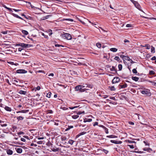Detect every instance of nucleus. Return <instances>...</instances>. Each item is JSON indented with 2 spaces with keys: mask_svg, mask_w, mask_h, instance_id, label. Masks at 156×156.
<instances>
[{
  "mask_svg": "<svg viewBox=\"0 0 156 156\" xmlns=\"http://www.w3.org/2000/svg\"><path fill=\"white\" fill-rule=\"evenodd\" d=\"M88 90L87 88H82L81 85H78L75 87V91H80V92H83Z\"/></svg>",
  "mask_w": 156,
  "mask_h": 156,
  "instance_id": "1",
  "label": "nucleus"
},
{
  "mask_svg": "<svg viewBox=\"0 0 156 156\" xmlns=\"http://www.w3.org/2000/svg\"><path fill=\"white\" fill-rule=\"evenodd\" d=\"M61 36L64 38H66L68 40H71L72 38L70 34L67 33L61 34Z\"/></svg>",
  "mask_w": 156,
  "mask_h": 156,
  "instance_id": "2",
  "label": "nucleus"
},
{
  "mask_svg": "<svg viewBox=\"0 0 156 156\" xmlns=\"http://www.w3.org/2000/svg\"><path fill=\"white\" fill-rule=\"evenodd\" d=\"M141 93L142 94H146L148 96H150L151 95V94L150 92L147 90H143L141 91Z\"/></svg>",
  "mask_w": 156,
  "mask_h": 156,
  "instance_id": "3",
  "label": "nucleus"
},
{
  "mask_svg": "<svg viewBox=\"0 0 156 156\" xmlns=\"http://www.w3.org/2000/svg\"><path fill=\"white\" fill-rule=\"evenodd\" d=\"M27 73V71L24 69H18L16 71V73Z\"/></svg>",
  "mask_w": 156,
  "mask_h": 156,
  "instance_id": "4",
  "label": "nucleus"
},
{
  "mask_svg": "<svg viewBox=\"0 0 156 156\" xmlns=\"http://www.w3.org/2000/svg\"><path fill=\"white\" fill-rule=\"evenodd\" d=\"M119 81V79L118 77H115L112 80V83H118Z\"/></svg>",
  "mask_w": 156,
  "mask_h": 156,
  "instance_id": "5",
  "label": "nucleus"
},
{
  "mask_svg": "<svg viewBox=\"0 0 156 156\" xmlns=\"http://www.w3.org/2000/svg\"><path fill=\"white\" fill-rule=\"evenodd\" d=\"M111 142L112 143L116 144H122V142L121 141H117L115 140H111Z\"/></svg>",
  "mask_w": 156,
  "mask_h": 156,
  "instance_id": "6",
  "label": "nucleus"
},
{
  "mask_svg": "<svg viewBox=\"0 0 156 156\" xmlns=\"http://www.w3.org/2000/svg\"><path fill=\"white\" fill-rule=\"evenodd\" d=\"M6 153L8 154L11 155L13 154V151L10 149H8L6 150Z\"/></svg>",
  "mask_w": 156,
  "mask_h": 156,
  "instance_id": "7",
  "label": "nucleus"
},
{
  "mask_svg": "<svg viewBox=\"0 0 156 156\" xmlns=\"http://www.w3.org/2000/svg\"><path fill=\"white\" fill-rule=\"evenodd\" d=\"M132 2L134 3V4L135 5V6L136 8H137L138 9H140V6L138 3H137L136 2L134 1V0Z\"/></svg>",
  "mask_w": 156,
  "mask_h": 156,
  "instance_id": "8",
  "label": "nucleus"
},
{
  "mask_svg": "<svg viewBox=\"0 0 156 156\" xmlns=\"http://www.w3.org/2000/svg\"><path fill=\"white\" fill-rule=\"evenodd\" d=\"M15 150H16L17 153L20 154L22 153L23 151V150L21 148H15Z\"/></svg>",
  "mask_w": 156,
  "mask_h": 156,
  "instance_id": "9",
  "label": "nucleus"
},
{
  "mask_svg": "<svg viewBox=\"0 0 156 156\" xmlns=\"http://www.w3.org/2000/svg\"><path fill=\"white\" fill-rule=\"evenodd\" d=\"M29 111L28 110H22L16 112L17 113H26V112H28Z\"/></svg>",
  "mask_w": 156,
  "mask_h": 156,
  "instance_id": "10",
  "label": "nucleus"
},
{
  "mask_svg": "<svg viewBox=\"0 0 156 156\" xmlns=\"http://www.w3.org/2000/svg\"><path fill=\"white\" fill-rule=\"evenodd\" d=\"M86 133V132H85L83 131L82 132H81V133H79V134H78L76 136V138H77L78 137H79L80 136L82 135H84Z\"/></svg>",
  "mask_w": 156,
  "mask_h": 156,
  "instance_id": "11",
  "label": "nucleus"
},
{
  "mask_svg": "<svg viewBox=\"0 0 156 156\" xmlns=\"http://www.w3.org/2000/svg\"><path fill=\"white\" fill-rule=\"evenodd\" d=\"M7 63L9 64L12 65H14L16 66H17L18 65V64L17 63H14L13 62L11 61H7Z\"/></svg>",
  "mask_w": 156,
  "mask_h": 156,
  "instance_id": "12",
  "label": "nucleus"
},
{
  "mask_svg": "<svg viewBox=\"0 0 156 156\" xmlns=\"http://www.w3.org/2000/svg\"><path fill=\"white\" fill-rule=\"evenodd\" d=\"M4 108L6 111H7L11 112L12 110L11 108L7 106H5Z\"/></svg>",
  "mask_w": 156,
  "mask_h": 156,
  "instance_id": "13",
  "label": "nucleus"
},
{
  "mask_svg": "<svg viewBox=\"0 0 156 156\" xmlns=\"http://www.w3.org/2000/svg\"><path fill=\"white\" fill-rule=\"evenodd\" d=\"M19 93L21 94L25 95L26 94L27 92L22 90H20L19 92Z\"/></svg>",
  "mask_w": 156,
  "mask_h": 156,
  "instance_id": "14",
  "label": "nucleus"
},
{
  "mask_svg": "<svg viewBox=\"0 0 156 156\" xmlns=\"http://www.w3.org/2000/svg\"><path fill=\"white\" fill-rule=\"evenodd\" d=\"M92 121V119H84L83 122H90Z\"/></svg>",
  "mask_w": 156,
  "mask_h": 156,
  "instance_id": "15",
  "label": "nucleus"
},
{
  "mask_svg": "<svg viewBox=\"0 0 156 156\" xmlns=\"http://www.w3.org/2000/svg\"><path fill=\"white\" fill-rule=\"evenodd\" d=\"M117 50L118 49L115 48H112L110 49V51L113 52H116Z\"/></svg>",
  "mask_w": 156,
  "mask_h": 156,
  "instance_id": "16",
  "label": "nucleus"
},
{
  "mask_svg": "<svg viewBox=\"0 0 156 156\" xmlns=\"http://www.w3.org/2000/svg\"><path fill=\"white\" fill-rule=\"evenodd\" d=\"M141 46L142 47H146V48L147 49H149L150 48V46L148 44H146L145 46L141 45Z\"/></svg>",
  "mask_w": 156,
  "mask_h": 156,
  "instance_id": "17",
  "label": "nucleus"
},
{
  "mask_svg": "<svg viewBox=\"0 0 156 156\" xmlns=\"http://www.w3.org/2000/svg\"><path fill=\"white\" fill-rule=\"evenodd\" d=\"M132 79L133 80L135 81H138V80H139V78L138 77L133 76V77H132Z\"/></svg>",
  "mask_w": 156,
  "mask_h": 156,
  "instance_id": "18",
  "label": "nucleus"
},
{
  "mask_svg": "<svg viewBox=\"0 0 156 156\" xmlns=\"http://www.w3.org/2000/svg\"><path fill=\"white\" fill-rule=\"evenodd\" d=\"M29 45L28 44H26L24 43H21V46L23 47L27 48Z\"/></svg>",
  "mask_w": 156,
  "mask_h": 156,
  "instance_id": "19",
  "label": "nucleus"
},
{
  "mask_svg": "<svg viewBox=\"0 0 156 156\" xmlns=\"http://www.w3.org/2000/svg\"><path fill=\"white\" fill-rule=\"evenodd\" d=\"M73 126H68V128L65 129V131H67L69 130L70 129L73 128Z\"/></svg>",
  "mask_w": 156,
  "mask_h": 156,
  "instance_id": "20",
  "label": "nucleus"
},
{
  "mask_svg": "<svg viewBox=\"0 0 156 156\" xmlns=\"http://www.w3.org/2000/svg\"><path fill=\"white\" fill-rule=\"evenodd\" d=\"M107 137H108L109 138H117V136L113 135H111L109 136H107Z\"/></svg>",
  "mask_w": 156,
  "mask_h": 156,
  "instance_id": "21",
  "label": "nucleus"
},
{
  "mask_svg": "<svg viewBox=\"0 0 156 156\" xmlns=\"http://www.w3.org/2000/svg\"><path fill=\"white\" fill-rule=\"evenodd\" d=\"M125 58L124 59V61H125V60H127L128 61H129L130 60V59L129 58L128 56H126L125 57H124Z\"/></svg>",
  "mask_w": 156,
  "mask_h": 156,
  "instance_id": "22",
  "label": "nucleus"
},
{
  "mask_svg": "<svg viewBox=\"0 0 156 156\" xmlns=\"http://www.w3.org/2000/svg\"><path fill=\"white\" fill-rule=\"evenodd\" d=\"M109 88L111 91H114L115 90V89L114 87L113 86H109Z\"/></svg>",
  "mask_w": 156,
  "mask_h": 156,
  "instance_id": "23",
  "label": "nucleus"
},
{
  "mask_svg": "<svg viewBox=\"0 0 156 156\" xmlns=\"http://www.w3.org/2000/svg\"><path fill=\"white\" fill-rule=\"evenodd\" d=\"M16 118H17V119L18 120H23L24 119V117H23L22 116H20L17 117Z\"/></svg>",
  "mask_w": 156,
  "mask_h": 156,
  "instance_id": "24",
  "label": "nucleus"
},
{
  "mask_svg": "<svg viewBox=\"0 0 156 156\" xmlns=\"http://www.w3.org/2000/svg\"><path fill=\"white\" fill-rule=\"evenodd\" d=\"M79 117V115H74L72 116V118L74 119H77Z\"/></svg>",
  "mask_w": 156,
  "mask_h": 156,
  "instance_id": "25",
  "label": "nucleus"
},
{
  "mask_svg": "<svg viewBox=\"0 0 156 156\" xmlns=\"http://www.w3.org/2000/svg\"><path fill=\"white\" fill-rule=\"evenodd\" d=\"M151 52L153 53H154L155 52V48L152 46H151Z\"/></svg>",
  "mask_w": 156,
  "mask_h": 156,
  "instance_id": "26",
  "label": "nucleus"
},
{
  "mask_svg": "<svg viewBox=\"0 0 156 156\" xmlns=\"http://www.w3.org/2000/svg\"><path fill=\"white\" fill-rule=\"evenodd\" d=\"M22 32L23 34L25 35H27L28 34V32L25 30H22Z\"/></svg>",
  "mask_w": 156,
  "mask_h": 156,
  "instance_id": "27",
  "label": "nucleus"
},
{
  "mask_svg": "<svg viewBox=\"0 0 156 156\" xmlns=\"http://www.w3.org/2000/svg\"><path fill=\"white\" fill-rule=\"evenodd\" d=\"M120 87L121 88H125L127 87V84L126 83H125L123 85H120Z\"/></svg>",
  "mask_w": 156,
  "mask_h": 156,
  "instance_id": "28",
  "label": "nucleus"
},
{
  "mask_svg": "<svg viewBox=\"0 0 156 156\" xmlns=\"http://www.w3.org/2000/svg\"><path fill=\"white\" fill-rule=\"evenodd\" d=\"M125 142H128L129 143H135V141H131V140H126Z\"/></svg>",
  "mask_w": 156,
  "mask_h": 156,
  "instance_id": "29",
  "label": "nucleus"
},
{
  "mask_svg": "<svg viewBox=\"0 0 156 156\" xmlns=\"http://www.w3.org/2000/svg\"><path fill=\"white\" fill-rule=\"evenodd\" d=\"M74 141L72 140H69L68 141V143L70 144L71 145H72L74 143Z\"/></svg>",
  "mask_w": 156,
  "mask_h": 156,
  "instance_id": "30",
  "label": "nucleus"
},
{
  "mask_svg": "<svg viewBox=\"0 0 156 156\" xmlns=\"http://www.w3.org/2000/svg\"><path fill=\"white\" fill-rule=\"evenodd\" d=\"M101 126L103 128H105V131L106 133H108V131L107 128H106V127H105L103 125H102Z\"/></svg>",
  "mask_w": 156,
  "mask_h": 156,
  "instance_id": "31",
  "label": "nucleus"
},
{
  "mask_svg": "<svg viewBox=\"0 0 156 156\" xmlns=\"http://www.w3.org/2000/svg\"><path fill=\"white\" fill-rule=\"evenodd\" d=\"M51 92H48L46 96L49 98H50L51 97Z\"/></svg>",
  "mask_w": 156,
  "mask_h": 156,
  "instance_id": "32",
  "label": "nucleus"
},
{
  "mask_svg": "<svg viewBox=\"0 0 156 156\" xmlns=\"http://www.w3.org/2000/svg\"><path fill=\"white\" fill-rule=\"evenodd\" d=\"M118 67H119V70H121L122 69V65H121V64H119L118 65Z\"/></svg>",
  "mask_w": 156,
  "mask_h": 156,
  "instance_id": "33",
  "label": "nucleus"
},
{
  "mask_svg": "<svg viewBox=\"0 0 156 156\" xmlns=\"http://www.w3.org/2000/svg\"><path fill=\"white\" fill-rule=\"evenodd\" d=\"M87 84H85L84 85H81V87L82 88H87Z\"/></svg>",
  "mask_w": 156,
  "mask_h": 156,
  "instance_id": "34",
  "label": "nucleus"
},
{
  "mask_svg": "<svg viewBox=\"0 0 156 156\" xmlns=\"http://www.w3.org/2000/svg\"><path fill=\"white\" fill-rule=\"evenodd\" d=\"M114 59L117 61H119L120 60V58L118 56H115L114 58Z\"/></svg>",
  "mask_w": 156,
  "mask_h": 156,
  "instance_id": "35",
  "label": "nucleus"
},
{
  "mask_svg": "<svg viewBox=\"0 0 156 156\" xmlns=\"http://www.w3.org/2000/svg\"><path fill=\"white\" fill-rule=\"evenodd\" d=\"M96 45L97 46V47L99 48H100L101 46V44L99 43H97L96 44Z\"/></svg>",
  "mask_w": 156,
  "mask_h": 156,
  "instance_id": "36",
  "label": "nucleus"
},
{
  "mask_svg": "<svg viewBox=\"0 0 156 156\" xmlns=\"http://www.w3.org/2000/svg\"><path fill=\"white\" fill-rule=\"evenodd\" d=\"M132 71L133 73H135V74L137 72L136 69H133Z\"/></svg>",
  "mask_w": 156,
  "mask_h": 156,
  "instance_id": "37",
  "label": "nucleus"
},
{
  "mask_svg": "<svg viewBox=\"0 0 156 156\" xmlns=\"http://www.w3.org/2000/svg\"><path fill=\"white\" fill-rule=\"evenodd\" d=\"M41 34L45 38H48V36L45 35L44 33H42Z\"/></svg>",
  "mask_w": 156,
  "mask_h": 156,
  "instance_id": "38",
  "label": "nucleus"
},
{
  "mask_svg": "<svg viewBox=\"0 0 156 156\" xmlns=\"http://www.w3.org/2000/svg\"><path fill=\"white\" fill-rule=\"evenodd\" d=\"M78 106H75L73 107H69V108L71 109H73L75 108H76L78 107Z\"/></svg>",
  "mask_w": 156,
  "mask_h": 156,
  "instance_id": "39",
  "label": "nucleus"
},
{
  "mask_svg": "<svg viewBox=\"0 0 156 156\" xmlns=\"http://www.w3.org/2000/svg\"><path fill=\"white\" fill-rule=\"evenodd\" d=\"M35 88L36 91V90H39L41 89V87L40 86H38L37 87H35Z\"/></svg>",
  "mask_w": 156,
  "mask_h": 156,
  "instance_id": "40",
  "label": "nucleus"
},
{
  "mask_svg": "<svg viewBox=\"0 0 156 156\" xmlns=\"http://www.w3.org/2000/svg\"><path fill=\"white\" fill-rule=\"evenodd\" d=\"M4 7L6 9H8V10H9L10 11H12V9H11L10 8H8V7H7L5 6Z\"/></svg>",
  "mask_w": 156,
  "mask_h": 156,
  "instance_id": "41",
  "label": "nucleus"
},
{
  "mask_svg": "<svg viewBox=\"0 0 156 156\" xmlns=\"http://www.w3.org/2000/svg\"><path fill=\"white\" fill-rule=\"evenodd\" d=\"M13 16H14V17H15L17 18H18L19 16H18L17 15L15 14L14 13H12V14Z\"/></svg>",
  "mask_w": 156,
  "mask_h": 156,
  "instance_id": "42",
  "label": "nucleus"
},
{
  "mask_svg": "<svg viewBox=\"0 0 156 156\" xmlns=\"http://www.w3.org/2000/svg\"><path fill=\"white\" fill-rule=\"evenodd\" d=\"M128 146H129L130 148L132 149H133L134 147V146L133 145H128Z\"/></svg>",
  "mask_w": 156,
  "mask_h": 156,
  "instance_id": "43",
  "label": "nucleus"
},
{
  "mask_svg": "<svg viewBox=\"0 0 156 156\" xmlns=\"http://www.w3.org/2000/svg\"><path fill=\"white\" fill-rule=\"evenodd\" d=\"M154 72L152 70L151 71L149 72V74H154Z\"/></svg>",
  "mask_w": 156,
  "mask_h": 156,
  "instance_id": "44",
  "label": "nucleus"
},
{
  "mask_svg": "<svg viewBox=\"0 0 156 156\" xmlns=\"http://www.w3.org/2000/svg\"><path fill=\"white\" fill-rule=\"evenodd\" d=\"M87 88H92V86L90 84H87Z\"/></svg>",
  "mask_w": 156,
  "mask_h": 156,
  "instance_id": "45",
  "label": "nucleus"
},
{
  "mask_svg": "<svg viewBox=\"0 0 156 156\" xmlns=\"http://www.w3.org/2000/svg\"><path fill=\"white\" fill-rule=\"evenodd\" d=\"M65 20H66L70 21L72 22L73 21V20L72 19H66Z\"/></svg>",
  "mask_w": 156,
  "mask_h": 156,
  "instance_id": "46",
  "label": "nucleus"
},
{
  "mask_svg": "<svg viewBox=\"0 0 156 156\" xmlns=\"http://www.w3.org/2000/svg\"><path fill=\"white\" fill-rule=\"evenodd\" d=\"M62 140H65L66 139V137H62Z\"/></svg>",
  "mask_w": 156,
  "mask_h": 156,
  "instance_id": "47",
  "label": "nucleus"
},
{
  "mask_svg": "<svg viewBox=\"0 0 156 156\" xmlns=\"http://www.w3.org/2000/svg\"><path fill=\"white\" fill-rule=\"evenodd\" d=\"M52 150L53 151H54L56 152V151H58V148L53 149H52Z\"/></svg>",
  "mask_w": 156,
  "mask_h": 156,
  "instance_id": "48",
  "label": "nucleus"
},
{
  "mask_svg": "<svg viewBox=\"0 0 156 156\" xmlns=\"http://www.w3.org/2000/svg\"><path fill=\"white\" fill-rule=\"evenodd\" d=\"M13 10L16 11V12H19V11H21V10L20 9H13Z\"/></svg>",
  "mask_w": 156,
  "mask_h": 156,
  "instance_id": "49",
  "label": "nucleus"
},
{
  "mask_svg": "<svg viewBox=\"0 0 156 156\" xmlns=\"http://www.w3.org/2000/svg\"><path fill=\"white\" fill-rule=\"evenodd\" d=\"M98 122H95L93 124L94 126H95L96 125H98Z\"/></svg>",
  "mask_w": 156,
  "mask_h": 156,
  "instance_id": "50",
  "label": "nucleus"
},
{
  "mask_svg": "<svg viewBox=\"0 0 156 156\" xmlns=\"http://www.w3.org/2000/svg\"><path fill=\"white\" fill-rule=\"evenodd\" d=\"M30 146H34L35 147H36L37 146V145L34 144V143H31L30 144Z\"/></svg>",
  "mask_w": 156,
  "mask_h": 156,
  "instance_id": "51",
  "label": "nucleus"
},
{
  "mask_svg": "<svg viewBox=\"0 0 156 156\" xmlns=\"http://www.w3.org/2000/svg\"><path fill=\"white\" fill-rule=\"evenodd\" d=\"M1 126H7V124H1Z\"/></svg>",
  "mask_w": 156,
  "mask_h": 156,
  "instance_id": "52",
  "label": "nucleus"
},
{
  "mask_svg": "<svg viewBox=\"0 0 156 156\" xmlns=\"http://www.w3.org/2000/svg\"><path fill=\"white\" fill-rule=\"evenodd\" d=\"M126 56H124V55H121L120 56V57L122 58V59H123V60H124V58H125V57H125Z\"/></svg>",
  "mask_w": 156,
  "mask_h": 156,
  "instance_id": "53",
  "label": "nucleus"
},
{
  "mask_svg": "<svg viewBox=\"0 0 156 156\" xmlns=\"http://www.w3.org/2000/svg\"><path fill=\"white\" fill-rule=\"evenodd\" d=\"M151 59L153 60H155L156 59V57L154 56L151 58Z\"/></svg>",
  "mask_w": 156,
  "mask_h": 156,
  "instance_id": "54",
  "label": "nucleus"
},
{
  "mask_svg": "<svg viewBox=\"0 0 156 156\" xmlns=\"http://www.w3.org/2000/svg\"><path fill=\"white\" fill-rule=\"evenodd\" d=\"M21 141H23V142H25L26 141V140L23 138H21Z\"/></svg>",
  "mask_w": 156,
  "mask_h": 156,
  "instance_id": "55",
  "label": "nucleus"
},
{
  "mask_svg": "<svg viewBox=\"0 0 156 156\" xmlns=\"http://www.w3.org/2000/svg\"><path fill=\"white\" fill-rule=\"evenodd\" d=\"M111 70L112 71H113L115 70V67L112 66V68L111 69Z\"/></svg>",
  "mask_w": 156,
  "mask_h": 156,
  "instance_id": "56",
  "label": "nucleus"
},
{
  "mask_svg": "<svg viewBox=\"0 0 156 156\" xmlns=\"http://www.w3.org/2000/svg\"><path fill=\"white\" fill-rule=\"evenodd\" d=\"M103 151L106 154H107L108 152V151L107 150H106L104 149Z\"/></svg>",
  "mask_w": 156,
  "mask_h": 156,
  "instance_id": "57",
  "label": "nucleus"
},
{
  "mask_svg": "<svg viewBox=\"0 0 156 156\" xmlns=\"http://www.w3.org/2000/svg\"><path fill=\"white\" fill-rule=\"evenodd\" d=\"M126 27H131V25L130 24H127L126 25Z\"/></svg>",
  "mask_w": 156,
  "mask_h": 156,
  "instance_id": "58",
  "label": "nucleus"
},
{
  "mask_svg": "<svg viewBox=\"0 0 156 156\" xmlns=\"http://www.w3.org/2000/svg\"><path fill=\"white\" fill-rule=\"evenodd\" d=\"M49 76H51L52 77L53 76H54V74L53 73H51L50 74H49V75H48Z\"/></svg>",
  "mask_w": 156,
  "mask_h": 156,
  "instance_id": "59",
  "label": "nucleus"
},
{
  "mask_svg": "<svg viewBox=\"0 0 156 156\" xmlns=\"http://www.w3.org/2000/svg\"><path fill=\"white\" fill-rule=\"evenodd\" d=\"M24 134L23 132H19L18 133V135H20L21 134Z\"/></svg>",
  "mask_w": 156,
  "mask_h": 156,
  "instance_id": "60",
  "label": "nucleus"
},
{
  "mask_svg": "<svg viewBox=\"0 0 156 156\" xmlns=\"http://www.w3.org/2000/svg\"><path fill=\"white\" fill-rule=\"evenodd\" d=\"M124 42L125 43L126 42H129V41L125 39L124 40Z\"/></svg>",
  "mask_w": 156,
  "mask_h": 156,
  "instance_id": "61",
  "label": "nucleus"
},
{
  "mask_svg": "<svg viewBox=\"0 0 156 156\" xmlns=\"http://www.w3.org/2000/svg\"><path fill=\"white\" fill-rule=\"evenodd\" d=\"M129 124L133 125H134V123L133 122H129Z\"/></svg>",
  "mask_w": 156,
  "mask_h": 156,
  "instance_id": "62",
  "label": "nucleus"
},
{
  "mask_svg": "<svg viewBox=\"0 0 156 156\" xmlns=\"http://www.w3.org/2000/svg\"><path fill=\"white\" fill-rule=\"evenodd\" d=\"M44 139V137H38L37 138V139L38 140H41V139Z\"/></svg>",
  "mask_w": 156,
  "mask_h": 156,
  "instance_id": "63",
  "label": "nucleus"
},
{
  "mask_svg": "<svg viewBox=\"0 0 156 156\" xmlns=\"http://www.w3.org/2000/svg\"><path fill=\"white\" fill-rule=\"evenodd\" d=\"M108 97V96L107 95H104L103 96V98H107Z\"/></svg>",
  "mask_w": 156,
  "mask_h": 156,
  "instance_id": "64",
  "label": "nucleus"
}]
</instances>
